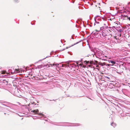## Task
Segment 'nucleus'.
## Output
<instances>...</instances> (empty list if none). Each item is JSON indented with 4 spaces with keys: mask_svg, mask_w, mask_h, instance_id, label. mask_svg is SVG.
<instances>
[{
    "mask_svg": "<svg viewBox=\"0 0 130 130\" xmlns=\"http://www.w3.org/2000/svg\"><path fill=\"white\" fill-rule=\"evenodd\" d=\"M121 19L123 20H127L128 18V16L127 15L121 14Z\"/></svg>",
    "mask_w": 130,
    "mask_h": 130,
    "instance_id": "7ed1b4c3",
    "label": "nucleus"
},
{
    "mask_svg": "<svg viewBox=\"0 0 130 130\" xmlns=\"http://www.w3.org/2000/svg\"><path fill=\"white\" fill-rule=\"evenodd\" d=\"M121 34H120V36H121Z\"/></svg>",
    "mask_w": 130,
    "mask_h": 130,
    "instance_id": "c85d7f7f",
    "label": "nucleus"
},
{
    "mask_svg": "<svg viewBox=\"0 0 130 130\" xmlns=\"http://www.w3.org/2000/svg\"><path fill=\"white\" fill-rule=\"evenodd\" d=\"M112 35V36H113V37H114V36H115V35H114V34H113Z\"/></svg>",
    "mask_w": 130,
    "mask_h": 130,
    "instance_id": "aec40b11",
    "label": "nucleus"
},
{
    "mask_svg": "<svg viewBox=\"0 0 130 130\" xmlns=\"http://www.w3.org/2000/svg\"><path fill=\"white\" fill-rule=\"evenodd\" d=\"M94 63V62L93 61H90V63L91 64H93Z\"/></svg>",
    "mask_w": 130,
    "mask_h": 130,
    "instance_id": "4468645a",
    "label": "nucleus"
},
{
    "mask_svg": "<svg viewBox=\"0 0 130 130\" xmlns=\"http://www.w3.org/2000/svg\"><path fill=\"white\" fill-rule=\"evenodd\" d=\"M109 31H111L109 29H105L102 31V35L104 37H105L107 35L108 32Z\"/></svg>",
    "mask_w": 130,
    "mask_h": 130,
    "instance_id": "f257e3e1",
    "label": "nucleus"
},
{
    "mask_svg": "<svg viewBox=\"0 0 130 130\" xmlns=\"http://www.w3.org/2000/svg\"><path fill=\"white\" fill-rule=\"evenodd\" d=\"M84 62L85 63V64H88V63H89V61H84Z\"/></svg>",
    "mask_w": 130,
    "mask_h": 130,
    "instance_id": "f8f14e48",
    "label": "nucleus"
},
{
    "mask_svg": "<svg viewBox=\"0 0 130 130\" xmlns=\"http://www.w3.org/2000/svg\"><path fill=\"white\" fill-rule=\"evenodd\" d=\"M113 65V64H111V66H112Z\"/></svg>",
    "mask_w": 130,
    "mask_h": 130,
    "instance_id": "b1692460",
    "label": "nucleus"
},
{
    "mask_svg": "<svg viewBox=\"0 0 130 130\" xmlns=\"http://www.w3.org/2000/svg\"><path fill=\"white\" fill-rule=\"evenodd\" d=\"M37 74H39L38 72H36L35 74H34V75L33 76L34 79L37 80H40L41 78L37 76Z\"/></svg>",
    "mask_w": 130,
    "mask_h": 130,
    "instance_id": "f03ea898",
    "label": "nucleus"
},
{
    "mask_svg": "<svg viewBox=\"0 0 130 130\" xmlns=\"http://www.w3.org/2000/svg\"><path fill=\"white\" fill-rule=\"evenodd\" d=\"M31 78H32V77H31Z\"/></svg>",
    "mask_w": 130,
    "mask_h": 130,
    "instance_id": "c756f323",
    "label": "nucleus"
},
{
    "mask_svg": "<svg viewBox=\"0 0 130 130\" xmlns=\"http://www.w3.org/2000/svg\"><path fill=\"white\" fill-rule=\"evenodd\" d=\"M112 36V34H110L109 35H107L106 38H107V39L108 40H110L111 37Z\"/></svg>",
    "mask_w": 130,
    "mask_h": 130,
    "instance_id": "39448f33",
    "label": "nucleus"
},
{
    "mask_svg": "<svg viewBox=\"0 0 130 130\" xmlns=\"http://www.w3.org/2000/svg\"><path fill=\"white\" fill-rule=\"evenodd\" d=\"M95 63H98V61H95Z\"/></svg>",
    "mask_w": 130,
    "mask_h": 130,
    "instance_id": "412c9836",
    "label": "nucleus"
},
{
    "mask_svg": "<svg viewBox=\"0 0 130 130\" xmlns=\"http://www.w3.org/2000/svg\"><path fill=\"white\" fill-rule=\"evenodd\" d=\"M128 18L127 19V20H129V21H130V17H129L128 16Z\"/></svg>",
    "mask_w": 130,
    "mask_h": 130,
    "instance_id": "f3484780",
    "label": "nucleus"
},
{
    "mask_svg": "<svg viewBox=\"0 0 130 130\" xmlns=\"http://www.w3.org/2000/svg\"><path fill=\"white\" fill-rule=\"evenodd\" d=\"M3 81H5V80H3Z\"/></svg>",
    "mask_w": 130,
    "mask_h": 130,
    "instance_id": "bb28decb",
    "label": "nucleus"
},
{
    "mask_svg": "<svg viewBox=\"0 0 130 130\" xmlns=\"http://www.w3.org/2000/svg\"><path fill=\"white\" fill-rule=\"evenodd\" d=\"M79 65L80 66H82V64H79Z\"/></svg>",
    "mask_w": 130,
    "mask_h": 130,
    "instance_id": "5701e85b",
    "label": "nucleus"
},
{
    "mask_svg": "<svg viewBox=\"0 0 130 130\" xmlns=\"http://www.w3.org/2000/svg\"><path fill=\"white\" fill-rule=\"evenodd\" d=\"M104 25H106L105 24V23H103V24H102L103 27H104Z\"/></svg>",
    "mask_w": 130,
    "mask_h": 130,
    "instance_id": "a211bd4d",
    "label": "nucleus"
},
{
    "mask_svg": "<svg viewBox=\"0 0 130 130\" xmlns=\"http://www.w3.org/2000/svg\"><path fill=\"white\" fill-rule=\"evenodd\" d=\"M15 71H16L17 73H18L20 72L19 71V70L16 69L15 70Z\"/></svg>",
    "mask_w": 130,
    "mask_h": 130,
    "instance_id": "9b49d317",
    "label": "nucleus"
},
{
    "mask_svg": "<svg viewBox=\"0 0 130 130\" xmlns=\"http://www.w3.org/2000/svg\"><path fill=\"white\" fill-rule=\"evenodd\" d=\"M37 76L39 77H40H40H41V76L39 75V74H37Z\"/></svg>",
    "mask_w": 130,
    "mask_h": 130,
    "instance_id": "dca6fc26",
    "label": "nucleus"
},
{
    "mask_svg": "<svg viewBox=\"0 0 130 130\" xmlns=\"http://www.w3.org/2000/svg\"><path fill=\"white\" fill-rule=\"evenodd\" d=\"M128 84H130V78L128 79Z\"/></svg>",
    "mask_w": 130,
    "mask_h": 130,
    "instance_id": "2eb2a0df",
    "label": "nucleus"
},
{
    "mask_svg": "<svg viewBox=\"0 0 130 130\" xmlns=\"http://www.w3.org/2000/svg\"><path fill=\"white\" fill-rule=\"evenodd\" d=\"M31 110V112L34 113L35 114H38L39 112V110L38 109H37L36 110Z\"/></svg>",
    "mask_w": 130,
    "mask_h": 130,
    "instance_id": "20e7f679",
    "label": "nucleus"
},
{
    "mask_svg": "<svg viewBox=\"0 0 130 130\" xmlns=\"http://www.w3.org/2000/svg\"><path fill=\"white\" fill-rule=\"evenodd\" d=\"M6 82H7V83H8V81H6Z\"/></svg>",
    "mask_w": 130,
    "mask_h": 130,
    "instance_id": "393cba45",
    "label": "nucleus"
},
{
    "mask_svg": "<svg viewBox=\"0 0 130 130\" xmlns=\"http://www.w3.org/2000/svg\"><path fill=\"white\" fill-rule=\"evenodd\" d=\"M109 63H111L113 64H116V62L115 61H114L113 60H110L109 61Z\"/></svg>",
    "mask_w": 130,
    "mask_h": 130,
    "instance_id": "0eeeda50",
    "label": "nucleus"
},
{
    "mask_svg": "<svg viewBox=\"0 0 130 130\" xmlns=\"http://www.w3.org/2000/svg\"><path fill=\"white\" fill-rule=\"evenodd\" d=\"M128 4H130V2H129L128 3Z\"/></svg>",
    "mask_w": 130,
    "mask_h": 130,
    "instance_id": "a878e982",
    "label": "nucleus"
},
{
    "mask_svg": "<svg viewBox=\"0 0 130 130\" xmlns=\"http://www.w3.org/2000/svg\"><path fill=\"white\" fill-rule=\"evenodd\" d=\"M107 66H111V64H107Z\"/></svg>",
    "mask_w": 130,
    "mask_h": 130,
    "instance_id": "4be33fe9",
    "label": "nucleus"
},
{
    "mask_svg": "<svg viewBox=\"0 0 130 130\" xmlns=\"http://www.w3.org/2000/svg\"><path fill=\"white\" fill-rule=\"evenodd\" d=\"M111 125L114 127L116 126V124L115 123L112 122L111 123Z\"/></svg>",
    "mask_w": 130,
    "mask_h": 130,
    "instance_id": "6e6552de",
    "label": "nucleus"
},
{
    "mask_svg": "<svg viewBox=\"0 0 130 130\" xmlns=\"http://www.w3.org/2000/svg\"><path fill=\"white\" fill-rule=\"evenodd\" d=\"M89 67H90L91 66L90 65H89Z\"/></svg>",
    "mask_w": 130,
    "mask_h": 130,
    "instance_id": "cd10ccee",
    "label": "nucleus"
},
{
    "mask_svg": "<svg viewBox=\"0 0 130 130\" xmlns=\"http://www.w3.org/2000/svg\"><path fill=\"white\" fill-rule=\"evenodd\" d=\"M99 67V66L97 65L96 66V67L95 68V69H96L98 70L99 71H100V69L99 68H98V67Z\"/></svg>",
    "mask_w": 130,
    "mask_h": 130,
    "instance_id": "ddd939ff",
    "label": "nucleus"
},
{
    "mask_svg": "<svg viewBox=\"0 0 130 130\" xmlns=\"http://www.w3.org/2000/svg\"><path fill=\"white\" fill-rule=\"evenodd\" d=\"M6 73L7 74V73H6V71H2V74H5Z\"/></svg>",
    "mask_w": 130,
    "mask_h": 130,
    "instance_id": "1a4fd4ad",
    "label": "nucleus"
},
{
    "mask_svg": "<svg viewBox=\"0 0 130 130\" xmlns=\"http://www.w3.org/2000/svg\"><path fill=\"white\" fill-rule=\"evenodd\" d=\"M38 115H40V116H41V115H42V113H38Z\"/></svg>",
    "mask_w": 130,
    "mask_h": 130,
    "instance_id": "6ab92c4d",
    "label": "nucleus"
},
{
    "mask_svg": "<svg viewBox=\"0 0 130 130\" xmlns=\"http://www.w3.org/2000/svg\"><path fill=\"white\" fill-rule=\"evenodd\" d=\"M118 35H117L116 34H115V36H114V38L115 39H118V38H117V36Z\"/></svg>",
    "mask_w": 130,
    "mask_h": 130,
    "instance_id": "9d476101",
    "label": "nucleus"
},
{
    "mask_svg": "<svg viewBox=\"0 0 130 130\" xmlns=\"http://www.w3.org/2000/svg\"><path fill=\"white\" fill-rule=\"evenodd\" d=\"M54 65H55V66H56L57 67V66H58L59 65V64H55V63H53L52 64H50V65L51 66V67H52L53 66H54Z\"/></svg>",
    "mask_w": 130,
    "mask_h": 130,
    "instance_id": "423d86ee",
    "label": "nucleus"
}]
</instances>
